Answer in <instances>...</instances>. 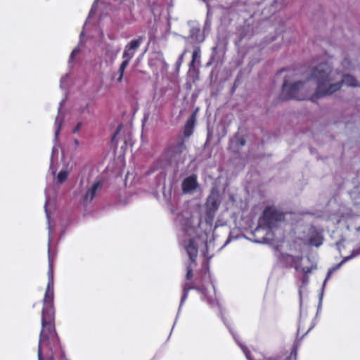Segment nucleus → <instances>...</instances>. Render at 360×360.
<instances>
[{"instance_id":"f257e3e1","label":"nucleus","mask_w":360,"mask_h":360,"mask_svg":"<svg viewBox=\"0 0 360 360\" xmlns=\"http://www.w3.org/2000/svg\"><path fill=\"white\" fill-rule=\"evenodd\" d=\"M47 276L48 283L42 300L41 330L39 340L38 360H44L42 350L45 348L50 352V354H47L49 360H54L59 345V338L55 327L53 264L50 259Z\"/></svg>"},{"instance_id":"f03ea898","label":"nucleus","mask_w":360,"mask_h":360,"mask_svg":"<svg viewBox=\"0 0 360 360\" xmlns=\"http://www.w3.org/2000/svg\"><path fill=\"white\" fill-rule=\"evenodd\" d=\"M331 73L332 68L327 63H321L310 70V74L307 79L314 80L317 86L315 93L310 98L311 101L314 102L321 97L336 92L342 87L343 83L351 87L358 86L356 78L350 75H344L341 82L330 84L332 81Z\"/></svg>"},{"instance_id":"7ed1b4c3","label":"nucleus","mask_w":360,"mask_h":360,"mask_svg":"<svg viewBox=\"0 0 360 360\" xmlns=\"http://www.w3.org/2000/svg\"><path fill=\"white\" fill-rule=\"evenodd\" d=\"M305 82L299 81L292 84L288 83L287 77H285L282 85V91L279 96L281 101L295 99L302 101L305 99V96L302 92Z\"/></svg>"},{"instance_id":"20e7f679","label":"nucleus","mask_w":360,"mask_h":360,"mask_svg":"<svg viewBox=\"0 0 360 360\" xmlns=\"http://www.w3.org/2000/svg\"><path fill=\"white\" fill-rule=\"evenodd\" d=\"M284 219V213L273 206L266 207L262 217L264 225L269 229L276 227L277 223L283 221Z\"/></svg>"},{"instance_id":"39448f33","label":"nucleus","mask_w":360,"mask_h":360,"mask_svg":"<svg viewBox=\"0 0 360 360\" xmlns=\"http://www.w3.org/2000/svg\"><path fill=\"white\" fill-rule=\"evenodd\" d=\"M186 150L184 140L182 137H179L175 143H170L166 147L163 152V155L168 159H172L179 156Z\"/></svg>"},{"instance_id":"423d86ee","label":"nucleus","mask_w":360,"mask_h":360,"mask_svg":"<svg viewBox=\"0 0 360 360\" xmlns=\"http://www.w3.org/2000/svg\"><path fill=\"white\" fill-rule=\"evenodd\" d=\"M303 257L302 256H293L292 255L285 254L282 255V262L285 264L287 268H295L297 271H299L300 264Z\"/></svg>"},{"instance_id":"0eeeda50","label":"nucleus","mask_w":360,"mask_h":360,"mask_svg":"<svg viewBox=\"0 0 360 360\" xmlns=\"http://www.w3.org/2000/svg\"><path fill=\"white\" fill-rule=\"evenodd\" d=\"M198 187V177L196 174H191L185 178L181 184V189L184 193H189Z\"/></svg>"},{"instance_id":"6e6552de","label":"nucleus","mask_w":360,"mask_h":360,"mask_svg":"<svg viewBox=\"0 0 360 360\" xmlns=\"http://www.w3.org/2000/svg\"><path fill=\"white\" fill-rule=\"evenodd\" d=\"M185 248L191 263L195 264L198 253V246L196 242V238L190 239Z\"/></svg>"},{"instance_id":"1a4fd4ad","label":"nucleus","mask_w":360,"mask_h":360,"mask_svg":"<svg viewBox=\"0 0 360 360\" xmlns=\"http://www.w3.org/2000/svg\"><path fill=\"white\" fill-rule=\"evenodd\" d=\"M103 186L101 181H97L93 184V185L86 191L83 196V201L84 202H90L93 200L96 195L98 189Z\"/></svg>"},{"instance_id":"9d476101","label":"nucleus","mask_w":360,"mask_h":360,"mask_svg":"<svg viewBox=\"0 0 360 360\" xmlns=\"http://www.w3.org/2000/svg\"><path fill=\"white\" fill-rule=\"evenodd\" d=\"M309 244L311 246H315L316 248L321 246L323 242V236L322 233L315 228H313L310 231V236L309 238Z\"/></svg>"},{"instance_id":"9b49d317","label":"nucleus","mask_w":360,"mask_h":360,"mask_svg":"<svg viewBox=\"0 0 360 360\" xmlns=\"http://www.w3.org/2000/svg\"><path fill=\"white\" fill-rule=\"evenodd\" d=\"M195 124V116L192 115L186 121L184 127V135L185 137H190L193 133Z\"/></svg>"},{"instance_id":"f8f14e48","label":"nucleus","mask_w":360,"mask_h":360,"mask_svg":"<svg viewBox=\"0 0 360 360\" xmlns=\"http://www.w3.org/2000/svg\"><path fill=\"white\" fill-rule=\"evenodd\" d=\"M206 205L208 208L216 210L218 209L219 204L217 202V194L214 193V190L211 194L208 196L206 202Z\"/></svg>"},{"instance_id":"ddd939ff","label":"nucleus","mask_w":360,"mask_h":360,"mask_svg":"<svg viewBox=\"0 0 360 360\" xmlns=\"http://www.w3.org/2000/svg\"><path fill=\"white\" fill-rule=\"evenodd\" d=\"M143 37H139L137 39L131 40L125 47L129 50L136 52V49L140 46L143 42Z\"/></svg>"},{"instance_id":"4468645a","label":"nucleus","mask_w":360,"mask_h":360,"mask_svg":"<svg viewBox=\"0 0 360 360\" xmlns=\"http://www.w3.org/2000/svg\"><path fill=\"white\" fill-rule=\"evenodd\" d=\"M194 285L191 282H186L183 285V295L181 303L182 304L188 297L189 290L195 289Z\"/></svg>"},{"instance_id":"2eb2a0df","label":"nucleus","mask_w":360,"mask_h":360,"mask_svg":"<svg viewBox=\"0 0 360 360\" xmlns=\"http://www.w3.org/2000/svg\"><path fill=\"white\" fill-rule=\"evenodd\" d=\"M128 65L129 64L127 63V61H122L120 64L118 72L117 73L118 75V77L117 78V82L121 83L122 82L124 73Z\"/></svg>"},{"instance_id":"dca6fc26","label":"nucleus","mask_w":360,"mask_h":360,"mask_svg":"<svg viewBox=\"0 0 360 360\" xmlns=\"http://www.w3.org/2000/svg\"><path fill=\"white\" fill-rule=\"evenodd\" d=\"M135 54V52L131 50H129L126 47H124V50L122 55L123 61H127V63H129L130 60L132 59Z\"/></svg>"},{"instance_id":"f3484780","label":"nucleus","mask_w":360,"mask_h":360,"mask_svg":"<svg viewBox=\"0 0 360 360\" xmlns=\"http://www.w3.org/2000/svg\"><path fill=\"white\" fill-rule=\"evenodd\" d=\"M200 56V46H195L193 53H192V60L190 63V68H193L194 66V64L197 60L198 58H199Z\"/></svg>"},{"instance_id":"a211bd4d","label":"nucleus","mask_w":360,"mask_h":360,"mask_svg":"<svg viewBox=\"0 0 360 360\" xmlns=\"http://www.w3.org/2000/svg\"><path fill=\"white\" fill-rule=\"evenodd\" d=\"M68 176V172L67 171H60L57 176L58 181L60 183H63L66 181Z\"/></svg>"},{"instance_id":"6ab92c4d","label":"nucleus","mask_w":360,"mask_h":360,"mask_svg":"<svg viewBox=\"0 0 360 360\" xmlns=\"http://www.w3.org/2000/svg\"><path fill=\"white\" fill-rule=\"evenodd\" d=\"M297 349L294 347L290 354L285 357V360H297Z\"/></svg>"},{"instance_id":"aec40b11","label":"nucleus","mask_w":360,"mask_h":360,"mask_svg":"<svg viewBox=\"0 0 360 360\" xmlns=\"http://www.w3.org/2000/svg\"><path fill=\"white\" fill-rule=\"evenodd\" d=\"M315 268H316V266H313V265L311 266H307V267H302L300 266V268L299 270H300L303 273V274L308 275L309 274L311 273L312 270Z\"/></svg>"},{"instance_id":"412c9836","label":"nucleus","mask_w":360,"mask_h":360,"mask_svg":"<svg viewBox=\"0 0 360 360\" xmlns=\"http://www.w3.org/2000/svg\"><path fill=\"white\" fill-rule=\"evenodd\" d=\"M187 52H188V50L186 49H185L183 51V52L181 53V54L179 56L177 62H176V63L179 65H180L183 63L184 58V56L187 53Z\"/></svg>"},{"instance_id":"4be33fe9","label":"nucleus","mask_w":360,"mask_h":360,"mask_svg":"<svg viewBox=\"0 0 360 360\" xmlns=\"http://www.w3.org/2000/svg\"><path fill=\"white\" fill-rule=\"evenodd\" d=\"M193 277V269L191 266H188L186 269V279L190 281Z\"/></svg>"},{"instance_id":"5701e85b","label":"nucleus","mask_w":360,"mask_h":360,"mask_svg":"<svg viewBox=\"0 0 360 360\" xmlns=\"http://www.w3.org/2000/svg\"><path fill=\"white\" fill-rule=\"evenodd\" d=\"M343 262H341L340 263H339L338 264L335 265V266H333V268L330 269L328 271V276H329L330 274H331L333 272H334L335 271L338 270L340 266H341V264H342Z\"/></svg>"},{"instance_id":"b1692460","label":"nucleus","mask_w":360,"mask_h":360,"mask_svg":"<svg viewBox=\"0 0 360 360\" xmlns=\"http://www.w3.org/2000/svg\"><path fill=\"white\" fill-rule=\"evenodd\" d=\"M82 126V122H78V123L77 124V125L75 126V127L74 128V129H73L72 132H73L74 134L77 133V132L80 130V129H81Z\"/></svg>"},{"instance_id":"393cba45","label":"nucleus","mask_w":360,"mask_h":360,"mask_svg":"<svg viewBox=\"0 0 360 360\" xmlns=\"http://www.w3.org/2000/svg\"><path fill=\"white\" fill-rule=\"evenodd\" d=\"M309 281V277H308V275H305V274H303V277H302V283L303 284H306Z\"/></svg>"},{"instance_id":"a878e982","label":"nucleus","mask_w":360,"mask_h":360,"mask_svg":"<svg viewBox=\"0 0 360 360\" xmlns=\"http://www.w3.org/2000/svg\"><path fill=\"white\" fill-rule=\"evenodd\" d=\"M78 53H79V50H78V49H74V50L72 51V52L71 53L70 57H71L72 58H73V57H74L76 54H77Z\"/></svg>"},{"instance_id":"bb28decb","label":"nucleus","mask_w":360,"mask_h":360,"mask_svg":"<svg viewBox=\"0 0 360 360\" xmlns=\"http://www.w3.org/2000/svg\"><path fill=\"white\" fill-rule=\"evenodd\" d=\"M302 333V331L301 330V326L300 324L299 326H298V328H297V335H300Z\"/></svg>"},{"instance_id":"cd10ccee","label":"nucleus","mask_w":360,"mask_h":360,"mask_svg":"<svg viewBox=\"0 0 360 360\" xmlns=\"http://www.w3.org/2000/svg\"><path fill=\"white\" fill-rule=\"evenodd\" d=\"M240 143L241 146H244L245 143V141L243 139H242L240 141Z\"/></svg>"},{"instance_id":"c85d7f7f","label":"nucleus","mask_w":360,"mask_h":360,"mask_svg":"<svg viewBox=\"0 0 360 360\" xmlns=\"http://www.w3.org/2000/svg\"><path fill=\"white\" fill-rule=\"evenodd\" d=\"M311 327L310 326V327L308 328V330H307V332H306L305 333H303V334H302V336H303L304 335L307 334V333L311 330Z\"/></svg>"},{"instance_id":"c756f323","label":"nucleus","mask_w":360,"mask_h":360,"mask_svg":"<svg viewBox=\"0 0 360 360\" xmlns=\"http://www.w3.org/2000/svg\"><path fill=\"white\" fill-rule=\"evenodd\" d=\"M59 130H60V129H59V128H58V129H57V130H56V136L58 135V132H59Z\"/></svg>"},{"instance_id":"7c9ffc66","label":"nucleus","mask_w":360,"mask_h":360,"mask_svg":"<svg viewBox=\"0 0 360 360\" xmlns=\"http://www.w3.org/2000/svg\"><path fill=\"white\" fill-rule=\"evenodd\" d=\"M117 133H118V132L117 131V132L115 134V135H114V136H113V139L117 136Z\"/></svg>"}]
</instances>
